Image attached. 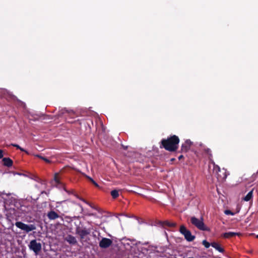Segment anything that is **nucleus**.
Segmentation results:
<instances>
[{"instance_id": "nucleus-1", "label": "nucleus", "mask_w": 258, "mask_h": 258, "mask_svg": "<svg viewBox=\"0 0 258 258\" xmlns=\"http://www.w3.org/2000/svg\"><path fill=\"white\" fill-rule=\"evenodd\" d=\"M179 141L178 136L172 135L167 139H163L161 141L160 148H164L170 152H174L177 150Z\"/></svg>"}, {"instance_id": "nucleus-2", "label": "nucleus", "mask_w": 258, "mask_h": 258, "mask_svg": "<svg viewBox=\"0 0 258 258\" xmlns=\"http://www.w3.org/2000/svg\"><path fill=\"white\" fill-rule=\"evenodd\" d=\"M75 231L76 234L79 236L80 241L81 243H83L84 242H87L90 240V238L88 236L91 233V229L78 226L76 228Z\"/></svg>"}, {"instance_id": "nucleus-3", "label": "nucleus", "mask_w": 258, "mask_h": 258, "mask_svg": "<svg viewBox=\"0 0 258 258\" xmlns=\"http://www.w3.org/2000/svg\"><path fill=\"white\" fill-rule=\"evenodd\" d=\"M190 222L200 230L205 231H210V229L205 225L202 218L199 219L195 217H192L190 218Z\"/></svg>"}, {"instance_id": "nucleus-4", "label": "nucleus", "mask_w": 258, "mask_h": 258, "mask_svg": "<svg viewBox=\"0 0 258 258\" xmlns=\"http://www.w3.org/2000/svg\"><path fill=\"white\" fill-rule=\"evenodd\" d=\"M15 225L17 227L24 231L26 233L29 232L34 230L36 229V226L34 224H26L22 222H16Z\"/></svg>"}, {"instance_id": "nucleus-5", "label": "nucleus", "mask_w": 258, "mask_h": 258, "mask_svg": "<svg viewBox=\"0 0 258 258\" xmlns=\"http://www.w3.org/2000/svg\"><path fill=\"white\" fill-rule=\"evenodd\" d=\"M179 232L184 235L185 239L187 241H192L196 238L195 236L192 235L191 232L187 229L184 225L180 226Z\"/></svg>"}, {"instance_id": "nucleus-6", "label": "nucleus", "mask_w": 258, "mask_h": 258, "mask_svg": "<svg viewBox=\"0 0 258 258\" xmlns=\"http://www.w3.org/2000/svg\"><path fill=\"white\" fill-rule=\"evenodd\" d=\"M30 249L33 251L35 254H37L41 250L42 246L40 242H37L36 240H32L28 245Z\"/></svg>"}, {"instance_id": "nucleus-7", "label": "nucleus", "mask_w": 258, "mask_h": 258, "mask_svg": "<svg viewBox=\"0 0 258 258\" xmlns=\"http://www.w3.org/2000/svg\"><path fill=\"white\" fill-rule=\"evenodd\" d=\"M214 172L215 173L216 177L219 180H223L226 178L227 175L225 172L223 173V175H221L219 173L221 172L220 167L217 165H214Z\"/></svg>"}, {"instance_id": "nucleus-8", "label": "nucleus", "mask_w": 258, "mask_h": 258, "mask_svg": "<svg viewBox=\"0 0 258 258\" xmlns=\"http://www.w3.org/2000/svg\"><path fill=\"white\" fill-rule=\"evenodd\" d=\"M112 244V240L107 238H102L99 243V246L102 248H107Z\"/></svg>"}, {"instance_id": "nucleus-9", "label": "nucleus", "mask_w": 258, "mask_h": 258, "mask_svg": "<svg viewBox=\"0 0 258 258\" xmlns=\"http://www.w3.org/2000/svg\"><path fill=\"white\" fill-rule=\"evenodd\" d=\"M192 144V143L190 141V140H186L185 142L181 145V150L180 152L181 153H186L188 152Z\"/></svg>"}, {"instance_id": "nucleus-10", "label": "nucleus", "mask_w": 258, "mask_h": 258, "mask_svg": "<svg viewBox=\"0 0 258 258\" xmlns=\"http://www.w3.org/2000/svg\"><path fill=\"white\" fill-rule=\"evenodd\" d=\"M47 216L50 220H55L59 217V215L53 210H51L47 213Z\"/></svg>"}, {"instance_id": "nucleus-11", "label": "nucleus", "mask_w": 258, "mask_h": 258, "mask_svg": "<svg viewBox=\"0 0 258 258\" xmlns=\"http://www.w3.org/2000/svg\"><path fill=\"white\" fill-rule=\"evenodd\" d=\"M64 240L67 241L69 244L75 245L77 243V241L76 237L72 235H68Z\"/></svg>"}, {"instance_id": "nucleus-12", "label": "nucleus", "mask_w": 258, "mask_h": 258, "mask_svg": "<svg viewBox=\"0 0 258 258\" xmlns=\"http://www.w3.org/2000/svg\"><path fill=\"white\" fill-rule=\"evenodd\" d=\"M241 235L240 233L234 232H225L222 235V236L224 238H230L235 236H239Z\"/></svg>"}, {"instance_id": "nucleus-13", "label": "nucleus", "mask_w": 258, "mask_h": 258, "mask_svg": "<svg viewBox=\"0 0 258 258\" xmlns=\"http://www.w3.org/2000/svg\"><path fill=\"white\" fill-rule=\"evenodd\" d=\"M60 203L62 204V206H63V205H65V204H66L67 205H70V206L76 205V206L80 208V209L81 211H83V207L81 205L76 204L75 203L72 202L71 201H68V200L63 201L61 202Z\"/></svg>"}, {"instance_id": "nucleus-14", "label": "nucleus", "mask_w": 258, "mask_h": 258, "mask_svg": "<svg viewBox=\"0 0 258 258\" xmlns=\"http://www.w3.org/2000/svg\"><path fill=\"white\" fill-rule=\"evenodd\" d=\"M161 225L164 227H174L176 226V224L175 223H171L168 221H164L160 222Z\"/></svg>"}, {"instance_id": "nucleus-15", "label": "nucleus", "mask_w": 258, "mask_h": 258, "mask_svg": "<svg viewBox=\"0 0 258 258\" xmlns=\"http://www.w3.org/2000/svg\"><path fill=\"white\" fill-rule=\"evenodd\" d=\"M3 164L7 167H11L13 165V161L9 158H4L3 159Z\"/></svg>"}, {"instance_id": "nucleus-16", "label": "nucleus", "mask_w": 258, "mask_h": 258, "mask_svg": "<svg viewBox=\"0 0 258 258\" xmlns=\"http://www.w3.org/2000/svg\"><path fill=\"white\" fill-rule=\"evenodd\" d=\"M211 246L220 252L224 251V249L221 247L220 245L216 242H212Z\"/></svg>"}, {"instance_id": "nucleus-17", "label": "nucleus", "mask_w": 258, "mask_h": 258, "mask_svg": "<svg viewBox=\"0 0 258 258\" xmlns=\"http://www.w3.org/2000/svg\"><path fill=\"white\" fill-rule=\"evenodd\" d=\"M253 189H252L251 190H250L244 198L243 200L246 202H248L250 201L253 197Z\"/></svg>"}, {"instance_id": "nucleus-18", "label": "nucleus", "mask_w": 258, "mask_h": 258, "mask_svg": "<svg viewBox=\"0 0 258 258\" xmlns=\"http://www.w3.org/2000/svg\"><path fill=\"white\" fill-rule=\"evenodd\" d=\"M111 195L113 199H116L119 196L118 190L114 189L111 191Z\"/></svg>"}, {"instance_id": "nucleus-19", "label": "nucleus", "mask_w": 258, "mask_h": 258, "mask_svg": "<svg viewBox=\"0 0 258 258\" xmlns=\"http://www.w3.org/2000/svg\"><path fill=\"white\" fill-rule=\"evenodd\" d=\"M35 156L36 157H38V158L43 160L46 163H50L51 162L50 160H49L48 159H47V158H46L45 157H43V156H41V155L37 154V155H36Z\"/></svg>"}, {"instance_id": "nucleus-20", "label": "nucleus", "mask_w": 258, "mask_h": 258, "mask_svg": "<svg viewBox=\"0 0 258 258\" xmlns=\"http://www.w3.org/2000/svg\"><path fill=\"white\" fill-rule=\"evenodd\" d=\"M10 145L16 147L17 149H19L20 150H21L22 152H25L27 154H28V152L26 150H25L24 149L21 148L19 145H18L17 144H11Z\"/></svg>"}, {"instance_id": "nucleus-21", "label": "nucleus", "mask_w": 258, "mask_h": 258, "mask_svg": "<svg viewBox=\"0 0 258 258\" xmlns=\"http://www.w3.org/2000/svg\"><path fill=\"white\" fill-rule=\"evenodd\" d=\"M87 178L89 180L90 182H92V184H93L96 187H98L99 185L97 184V183L93 180L91 177L87 176Z\"/></svg>"}, {"instance_id": "nucleus-22", "label": "nucleus", "mask_w": 258, "mask_h": 258, "mask_svg": "<svg viewBox=\"0 0 258 258\" xmlns=\"http://www.w3.org/2000/svg\"><path fill=\"white\" fill-rule=\"evenodd\" d=\"M202 244L204 245V246L208 248H209L210 245H211V243L210 244L209 242H208L206 240H204L202 241Z\"/></svg>"}, {"instance_id": "nucleus-23", "label": "nucleus", "mask_w": 258, "mask_h": 258, "mask_svg": "<svg viewBox=\"0 0 258 258\" xmlns=\"http://www.w3.org/2000/svg\"><path fill=\"white\" fill-rule=\"evenodd\" d=\"M54 180L55 181V182L57 184H59L60 183V182L58 178V174L57 173L55 174Z\"/></svg>"}, {"instance_id": "nucleus-24", "label": "nucleus", "mask_w": 258, "mask_h": 258, "mask_svg": "<svg viewBox=\"0 0 258 258\" xmlns=\"http://www.w3.org/2000/svg\"><path fill=\"white\" fill-rule=\"evenodd\" d=\"M224 213L226 215H234V213L229 210H226L224 211Z\"/></svg>"}, {"instance_id": "nucleus-25", "label": "nucleus", "mask_w": 258, "mask_h": 258, "mask_svg": "<svg viewBox=\"0 0 258 258\" xmlns=\"http://www.w3.org/2000/svg\"><path fill=\"white\" fill-rule=\"evenodd\" d=\"M205 152L209 155L210 156L212 157V152L210 149L207 148L205 150Z\"/></svg>"}, {"instance_id": "nucleus-26", "label": "nucleus", "mask_w": 258, "mask_h": 258, "mask_svg": "<svg viewBox=\"0 0 258 258\" xmlns=\"http://www.w3.org/2000/svg\"><path fill=\"white\" fill-rule=\"evenodd\" d=\"M3 157V152L2 150H0V159Z\"/></svg>"}, {"instance_id": "nucleus-27", "label": "nucleus", "mask_w": 258, "mask_h": 258, "mask_svg": "<svg viewBox=\"0 0 258 258\" xmlns=\"http://www.w3.org/2000/svg\"><path fill=\"white\" fill-rule=\"evenodd\" d=\"M68 112V111L67 109H62V110H61V113H62V114H63V113H64L65 112Z\"/></svg>"}, {"instance_id": "nucleus-28", "label": "nucleus", "mask_w": 258, "mask_h": 258, "mask_svg": "<svg viewBox=\"0 0 258 258\" xmlns=\"http://www.w3.org/2000/svg\"><path fill=\"white\" fill-rule=\"evenodd\" d=\"M83 201H84V202H85L86 204H88L89 205H90V206L91 207H92L93 208H94V209H97L96 208H94V207H92V206H91V205H90L88 202H86L85 200H83Z\"/></svg>"}, {"instance_id": "nucleus-29", "label": "nucleus", "mask_w": 258, "mask_h": 258, "mask_svg": "<svg viewBox=\"0 0 258 258\" xmlns=\"http://www.w3.org/2000/svg\"><path fill=\"white\" fill-rule=\"evenodd\" d=\"M183 158V156L182 155H180L179 157H178V159L180 160H181V159Z\"/></svg>"}, {"instance_id": "nucleus-30", "label": "nucleus", "mask_w": 258, "mask_h": 258, "mask_svg": "<svg viewBox=\"0 0 258 258\" xmlns=\"http://www.w3.org/2000/svg\"><path fill=\"white\" fill-rule=\"evenodd\" d=\"M175 160V158H171V159H170V161H171V162H173V161H174Z\"/></svg>"}, {"instance_id": "nucleus-31", "label": "nucleus", "mask_w": 258, "mask_h": 258, "mask_svg": "<svg viewBox=\"0 0 258 258\" xmlns=\"http://www.w3.org/2000/svg\"><path fill=\"white\" fill-rule=\"evenodd\" d=\"M88 215L90 216H94L95 214H94L93 213H91V214H89Z\"/></svg>"}, {"instance_id": "nucleus-32", "label": "nucleus", "mask_w": 258, "mask_h": 258, "mask_svg": "<svg viewBox=\"0 0 258 258\" xmlns=\"http://www.w3.org/2000/svg\"><path fill=\"white\" fill-rule=\"evenodd\" d=\"M123 147L125 150L127 149V147H124L123 146Z\"/></svg>"}, {"instance_id": "nucleus-33", "label": "nucleus", "mask_w": 258, "mask_h": 258, "mask_svg": "<svg viewBox=\"0 0 258 258\" xmlns=\"http://www.w3.org/2000/svg\"><path fill=\"white\" fill-rule=\"evenodd\" d=\"M256 237L257 238H258V235H257L256 236Z\"/></svg>"}, {"instance_id": "nucleus-34", "label": "nucleus", "mask_w": 258, "mask_h": 258, "mask_svg": "<svg viewBox=\"0 0 258 258\" xmlns=\"http://www.w3.org/2000/svg\"><path fill=\"white\" fill-rule=\"evenodd\" d=\"M187 258H194V257H187Z\"/></svg>"}]
</instances>
